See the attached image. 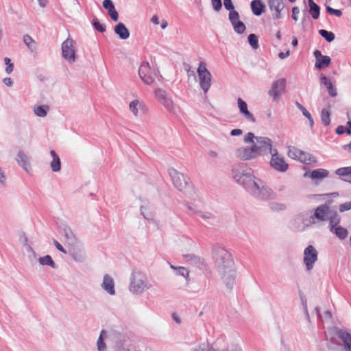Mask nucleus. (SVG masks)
Instances as JSON below:
<instances>
[{"label": "nucleus", "mask_w": 351, "mask_h": 351, "mask_svg": "<svg viewBox=\"0 0 351 351\" xmlns=\"http://www.w3.org/2000/svg\"><path fill=\"white\" fill-rule=\"evenodd\" d=\"M326 11L330 14H334L338 17L341 16L342 13H341V11L339 10H336V9H333L332 8L330 7V6H327L326 7Z\"/></svg>", "instance_id": "obj_48"}, {"label": "nucleus", "mask_w": 351, "mask_h": 351, "mask_svg": "<svg viewBox=\"0 0 351 351\" xmlns=\"http://www.w3.org/2000/svg\"><path fill=\"white\" fill-rule=\"evenodd\" d=\"M265 5L261 0H253L251 2V9L253 14L256 16H260L265 12Z\"/></svg>", "instance_id": "obj_21"}, {"label": "nucleus", "mask_w": 351, "mask_h": 351, "mask_svg": "<svg viewBox=\"0 0 351 351\" xmlns=\"http://www.w3.org/2000/svg\"><path fill=\"white\" fill-rule=\"evenodd\" d=\"M232 136H237L242 134V130L241 129H234L230 132Z\"/></svg>", "instance_id": "obj_54"}, {"label": "nucleus", "mask_w": 351, "mask_h": 351, "mask_svg": "<svg viewBox=\"0 0 351 351\" xmlns=\"http://www.w3.org/2000/svg\"><path fill=\"white\" fill-rule=\"evenodd\" d=\"M39 262L43 265H50L53 267L54 266V262L52 259V258L49 255L45 256L43 257H40L39 258Z\"/></svg>", "instance_id": "obj_35"}, {"label": "nucleus", "mask_w": 351, "mask_h": 351, "mask_svg": "<svg viewBox=\"0 0 351 351\" xmlns=\"http://www.w3.org/2000/svg\"><path fill=\"white\" fill-rule=\"evenodd\" d=\"M149 288L147 284L146 277L143 274H136L133 276L130 284V291L135 293H140Z\"/></svg>", "instance_id": "obj_8"}, {"label": "nucleus", "mask_w": 351, "mask_h": 351, "mask_svg": "<svg viewBox=\"0 0 351 351\" xmlns=\"http://www.w3.org/2000/svg\"><path fill=\"white\" fill-rule=\"evenodd\" d=\"M4 61L7 66L5 71L8 73H10L14 69V64L11 63V60L9 58H5Z\"/></svg>", "instance_id": "obj_44"}, {"label": "nucleus", "mask_w": 351, "mask_h": 351, "mask_svg": "<svg viewBox=\"0 0 351 351\" xmlns=\"http://www.w3.org/2000/svg\"><path fill=\"white\" fill-rule=\"evenodd\" d=\"M270 166L272 169L279 172H285L289 169V164L286 162L285 158L279 154L276 148L271 149Z\"/></svg>", "instance_id": "obj_5"}, {"label": "nucleus", "mask_w": 351, "mask_h": 351, "mask_svg": "<svg viewBox=\"0 0 351 351\" xmlns=\"http://www.w3.org/2000/svg\"><path fill=\"white\" fill-rule=\"evenodd\" d=\"M248 42L252 48L256 49L258 47V40L257 36L251 34L248 36Z\"/></svg>", "instance_id": "obj_38"}, {"label": "nucleus", "mask_w": 351, "mask_h": 351, "mask_svg": "<svg viewBox=\"0 0 351 351\" xmlns=\"http://www.w3.org/2000/svg\"><path fill=\"white\" fill-rule=\"evenodd\" d=\"M95 28L100 32H104L106 31V25L101 23L97 20H95L93 22Z\"/></svg>", "instance_id": "obj_43"}, {"label": "nucleus", "mask_w": 351, "mask_h": 351, "mask_svg": "<svg viewBox=\"0 0 351 351\" xmlns=\"http://www.w3.org/2000/svg\"><path fill=\"white\" fill-rule=\"evenodd\" d=\"M152 23H153L154 25H158L159 24V18L157 15H154L151 19Z\"/></svg>", "instance_id": "obj_57"}, {"label": "nucleus", "mask_w": 351, "mask_h": 351, "mask_svg": "<svg viewBox=\"0 0 351 351\" xmlns=\"http://www.w3.org/2000/svg\"><path fill=\"white\" fill-rule=\"evenodd\" d=\"M236 156L242 160H248L258 157L252 145L250 147H241L236 151Z\"/></svg>", "instance_id": "obj_13"}, {"label": "nucleus", "mask_w": 351, "mask_h": 351, "mask_svg": "<svg viewBox=\"0 0 351 351\" xmlns=\"http://www.w3.org/2000/svg\"><path fill=\"white\" fill-rule=\"evenodd\" d=\"M167 22L165 20H163L161 23V27L162 29H165L167 27Z\"/></svg>", "instance_id": "obj_59"}, {"label": "nucleus", "mask_w": 351, "mask_h": 351, "mask_svg": "<svg viewBox=\"0 0 351 351\" xmlns=\"http://www.w3.org/2000/svg\"><path fill=\"white\" fill-rule=\"evenodd\" d=\"M225 255H226L225 257H223L222 260L225 259L226 261L222 262V265L221 266L223 267L232 266L233 263H232V260L230 258V255H228L226 253Z\"/></svg>", "instance_id": "obj_46"}, {"label": "nucleus", "mask_w": 351, "mask_h": 351, "mask_svg": "<svg viewBox=\"0 0 351 351\" xmlns=\"http://www.w3.org/2000/svg\"><path fill=\"white\" fill-rule=\"evenodd\" d=\"M269 5L271 11H274L273 18L278 19L281 18V11L284 8L282 0H269Z\"/></svg>", "instance_id": "obj_15"}, {"label": "nucleus", "mask_w": 351, "mask_h": 351, "mask_svg": "<svg viewBox=\"0 0 351 351\" xmlns=\"http://www.w3.org/2000/svg\"><path fill=\"white\" fill-rule=\"evenodd\" d=\"M319 34L328 42H332L335 39V34L332 32H328L325 29H320L319 31Z\"/></svg>", "instance_id": "obj_34"}, {"label": "nucleus", "mask_w": 351, "mask_h": 351, "mask_svg": "<svg viewBox=\"0 0 351 351\" xmlns=\"http://www.w3.org/2000/svg\"><path fill=\"white\" fill-rule=\"evenodd\" d=\"M321 82L326 86L328 89L329 95L335 97L337 95V90L332 85L331 81L326 76L321 77Z\"/></svg>", "instance_id": "obj_24"}, {"label": "nucleus", "mask_w": 351, "mask_h": 351, "mask_svg": "<svg viewBox=\"0 0 351 351\" xmlns=\"http://www.w3.org/2000/svg\"><path fill=\"white\" fill-rule=\"evenodd\" d=\"M318 253L313 245H308L304 251V263L306 269L310 271L313 269L315 263L317 261Z\"/></svg>", "instance_id": "obj_9"}, {"label": "nucleus", "mask_w": 351, "mask_h": 351, "mask_svg": "<svg viewBox=\"0 0 351 351\" xmlns=\"http://www.w3.org/2000/svg\"><path fill=\"white\" fill-rule=\"evenodd\" d=\"M237 177L235 176L237 182L252 193L256 194L260 191L259 182H261V180H256L255 177L251 173H243L239 176L238 178Z\"/></svg>", "instance_id": "obj_4"}, {"label": "nucleus", "mask_w": 351, "mask_h": 351, "mask_svg": "<svg viewBox=\"0 0 351 351\" xmlns=\"http://www.w3.org/2000/svg\"><path fill=\"white\" fill-rule=\"evenodd\" d=\"M286 86L285 79H280L273 82L269 95L272 97L274 100L277 99L284 92Z\"/></svg>", "instance_id": "obj_12"}, {"label": "nucleus", "mask_w": 351, "mask_h": 351, "mask_svg": "<svg viewBox=\"0 0 351 351\" xmlns=\"http://www.w3.org/2000/svg\"><path fill=\"white\" fill-rule=\"evenodd\" d=\"M62 54L69 62L75 61V43L71 38H67L62 44Z\"/></svg>", "instance_id": "obj_10"}, {"label": "nucleus", "mask_w": 351, "mask_h": 351, "mask_svg": "<svg viewBox=\"0 0 351 351\" xmlns=\"http://www.w3.org/2000/svg\"><path fill=\"white\" fill-rule=\"evenodd\" d=\"M287 149V155L292 159L306 164L316 162L315 157L308 152H304L295 146H289Z\"/></svg>", "instance_id": "obj_3"}, {"label": "nucleus", "mask_w": 351, "mask_h": 351, "mask_svg": "<svg viewBox=\"0 0 351 351\" xmlns=\"http://www.w3.org/2000/svg\"><path fill=\"white\" fill-rule=\"evenodd\" d=\"M329 172L324 169H317L313 170L310 173V177L313 180H320L328 177Z\"/></svg>", "instance_id": "obj_23"}, {"label": "nucleus", "mask_w": 351, "mask_h": 351, "mask_svg": "<svg viewBox=\"0 0 351 351\" xmlns=\"http://www.w3.org/2000/svg\"><path fill=\"white\" fill-rule=\"evenodd\" d=\"M155 95L160 102L166 106L167 108L170 110L173 108V102L166 97V93L165 90L158 88L155 90Z\"/></svg>", "instance_id": "obj_17"}, {"label": "nucleus", "mask_w": 351, "mask_h": 351, "mask_svg": "<svg viewBox=\"0 0 351 351\" xmlns=\"http://www.w3.org/2000/svg\"><path fill=\"white\" fill-rule=\"evenodd\" d=\"M213 9L215 11H219L221 8L222 3L221 0H211Z\"/></svg>", "instance_id": "obj_49"}, {"label": "nucleus", "mask_w": 351, "mask_h": 351, "mask_svg": "<svg viewBox=\"0 0 351 351\" xmlns=\"http://www.w3.org/2000/svg\"><path fill=\"white\" fill-rule=\"evenodd\" d=\"M339 337L343 343L345 349L348 351L351 349V335L346 332H340Z\"/></svg>", "instance_id": "obj_27"}, {"label": "nucleus", "mask_w": 351, "mask_h": 351, "mask_svg": "<svg viewBox=\"0 0 351 351\" xmlns=\"http://www.w3.org/2000/svg\"><path fill=\"white\" fill-rule=\"evenodd\" d=\"M105 335H106V331L101 330L100 335L99 337V339L97 340V347H98L99 351H104L106 346L103 341V339H104V337Z\"/></svg>", "instance_id": "obj_39"}, {"label": "nucleus", "mask_w": 351, "mask_h": 351, "mask_svg": "<svg viewBox=\"0 0 351 351\" xmlns=\"http://www.w3.org/2000/svg\"><path fill=\"white\" fill-rule=\"evenodd\" d=\"M5 180V177L4 176V173L2 169L0 168V182L4 183Z\"/></svg>", "instance_id": "obj_58"}, {"label": "nucleus", "mask_w": 351, "mask_h": 351, "mask_svg": "<svg viewBox=\"0 0 351 351\" xmlns=\"http://www.w3.org/2000/svg\"><path fill=\"white\" fill-rule=\"evenodd\" d=\"M49 110V106H36L34 108V113L41 117H44L47 115V111Z\"/></svg>", "instance_id": "obj_30"}, {"label": "nucleus", "mask_w": 351, "mask_h": 351, "mask_svg": "<svg viewBox=\"0 0 351 351\" xmlns=\"http://www.w3.org/2000/svg\"><path fill=\"white\" fill-rule=\"evenodd\" d=\"M53 243L56 246V247L60 250V252H63V253H66V251L64 250V247L56 240L53 241Z\"/></svg>", "instance_id": "obj_53"}, {"label": "nucleus", "mask_w": 351, "mask_h": 351, "mask_svg": "<svg viewBox=\"0 0 351 351\" xmlns=\"http://www.w3.org/2000/svg\"><path fill=\"white\" fill-rule=\"evenodd\" d=\"M232 26L234 27V31L238 34H242L245 30V25L241 21H239L235 23L232 24Z\"/></svg>", "instance_id": "obj_37"}, {"label": "nucleus", "mask_w": 351, "mask_h": 351, "mask_svg": "<svg viewBox=\"0 0 351 351\" xmlns=\"http://www.w3.org/2000/svg\"><path fill=\"white\" fill-rule=\"evenodd\" d=\"M335 173L339 176H348L351 179V166L339 168Z\"/></svg>", "instance_id": "obj_32"}, {"label": "nucleus", "mask_w": 351, "mask_h": 351, "mask_svg": "<svg viewBox=\"0 0 351 351\" xmlns=\"http://www.w3.org/2000/svg\"><path fill=\"white\" fill-rule=\"evenodd\" d=\"M276 37H277V38H278V39H279V40L281 38V34H280V31H278V32H277V34H276Z\"/></svg>", "instance_id": "obj_63"}, {"label": "nucleus", "mask_w": 351, "mask_h": 351, "mask_svg": "<svg viewBox=\"0 0 351 351\" xmlns=\"http://www.w3.org/2000/svg\"><path fill=\"white\" fill-rule=\"evenodd\" d=\"M138 75L143 82L148 85L152 84L156 77L154 69H152L147 62H143L141 64Z\"/></svg>", "instance_id": "obj_7"}, {"label": "nucleus", "mask_w": 351, "mask_h": 351, "mask_svg": "<svg viewBox=\"0 0 351 351\" xmlns=\"http://www.w3.org/2000/svg\"><path fill=\"white\" fill-rule=\"evenodd\" d=\"M336 132L338 134H342L345 132H346L348 134H350L351 130L350 128H347L343 125H339L336 129Z\"/></svg>", "instance_id": "obj_45"}, {"label": "nucleus", "mask_w": 351, "mask_h": 351, "mask_svg": "<svg viewBox=\"0 0 351 351\" xmlns=\"http://www.w3.org/2000/svg\"><path fill=\"white\" fill-rule=\"evenodd\" d=\"M308 5L310 7L309 12L314 19H317L319 16L320 8L317 5L313 0H308Z\"/></svg>", "instance_id": "obj_26"}, {"label": "nucleus", "mask_w": 351, "mask_h": 351, "mask_svg": "<svg viewBox=\"0 0 351 351\" xmlns=\"http://www.w3.org/2000/svg\"><path fill=\"white\" fill-rule=\"evenodd\" d=\"M129 107L133 114L134 116H137L138 113V108H143L144 107V104L138 99H134L130 102Z\"/></svg>", "instance_id": "obj_28"}, {"label": "nucleus", "mask_w": 351, "mask_h": 351, "mask_svg": "<svg viewBox=\"0 0 351 351\" xmlns=\"http://www.w3.org/2000/svg\"><path fill=\"white\" fill-rule=\"evenodd\" d=\"M298 44V39L294 37L292 40V45L294 46V47H296Z\"/></svg>", "instance_id": "obj_60"}, {"label": "nucleus", "mask_w": 351, "mask_h": 351, "mask_svg": "<svg viewBox=\"0 0 351 351\" xmlns=\"http://www.w3.org/2000/svg\"><path fill=\"white\" fill-rule=\"evenodd\" d=\"M286 206L285 204L279 203H272L271 204V208L274 211L282 210L285 209Z\"/></svg>", "instance_id": "obj_47"}, {"label": "nucleus", "mask_w": 351, "mask_h": 351, "mask_svg": "<svg viewBox=\"0 0 351 351\" xmlns=\"http://www.w3.org/2000/svg\"><path fill=\"white\" fill-rule=\"evenodd\" d=\"M171 176L174 186L180 191H186L189 186V178L178 171H174Z\"/></svg>", "instance_id": "obj_11"}, {"label": "nucleus", "mask_w": 351, "mask_h": 351, "mask_svg": "<svg viewBox=\"0 0 351 351\" xmlns=\"http://www.w3.org/2000/svg\"><path fill=\"white\" fill-rule=\"evenodd\" d=\"M194 211H195V213L198 215L203 219H212L213 217V214L209 212H203L201 210H197L195 209L194 210Z\"/></svg>", "instance_id": "obj_41"}, {"label": "nucleus", "mask_w": 351, "mask_h": 351, "mask_svg": "<svg viewBox=\"0 0 351 351\" xmlns=\"http://www.w3.org/2000/svg\"><path fill=\"white\" fill-rule=\"evenodd\" d=\"M290 54V51L288 50L286 53H284V52H280L279 54H278V56L280 59H285L287 57H288Z\"/></svg>", "instance_id": "obj_56"}, {"label": "nucleus", "mask_w": 351, "mask_h": 351, "mask_svg": "<svg viewBox=\"0 0 351 351\" xmlns=\"http://www.w3.org/2000/svg\"><path fill=\"white\" fill-rule=\"evenodd\" d=\"M326 220H329L330 231H333L335 226L339 223L340 217L336 211L332 210L328 205L323 204L315 209L313 215L310 217L306 225H312Z\"/></svg>", "instance_id": "obj_1"}, {"label": "nucleus", "mask_w": 351, "mask_h": 351, "mask_svg": "<svg viewBox=\"0 0 351 351\" xmlns=\"http://www.w3.org/2000/svg\"><path fill=\"white\" fill-rule=\"evenodd\" d=\"M173 318L177 323L180 322V320L178 319L176 313H173Z\"/></svg>", "instance_id": "obj_61"}, {"label": "nucleus", "mask_w": 351, "mask_h": 351, "mask_svg": "<svg viewBox=\"0 0 351 351\" xmlns=\"http://www.w3.org/2000/svg\"><path fill=\"white\" fill-rule=\"evenodd\" d=\"M332 232L335 233L336 236L340 239H344L348 234V232L346 228L338 226L337 225L335 226L333 231Z\"/></svg>", "instance_id": "obj_29"}, {"label": "nucleus", "mask_w": 351, "mask_h": 351, "mask_svg": "<svg viewBox=\"0 0 351 351\" xmlns=\"http://www.w3.org/2000/svg\"><path fill=\"white\" fill-rule=\"evenodd\" d=\"M330 112L328 110H326V109H323L322 110V114H321V119H322V122L324 125H328L330 123Z\"/></svg>", "instance_id": "obj_33"}, {"label": "nucleus", "mask_w": 351, "mask_h": 351, "mask_svg": "<svg viewBox=\"0 0 351 351\" xmlns=\"http://www.w3.org/2000/svg\"><path fill=\"white\" fill-rule=\"evenodd\" d=\"M171 268L174 269V270H176L177 271V274L178 275H180L186 278H187L189 277V271L188 270L186 269V268L184 267H175L173 265H171Z\"/></svg>", "instance_id": "obj_36"}, {"label": "nucleus", "mask_w": 351, "mask_h": 351, "mask_svg": "<svg viewBox=\"0 0 351 351\" xmlns=\"http://www.w3.org/2000/svg\"><path fill=\"white\" fill-rule=\"evenodd\" d=\"M237 104L240 112L243 114L245 118L247 120L254 123L256 121V119L254 115L248 110L247 104L241 98L238 99Z\"/></svg>", "instance_id": "obj_16"}, {"label": "nucleus", "mask_w": 351, "mask_h": 351, "mask_svg": "<svg viewBox=\"0 0 351 351\" xmlns=\"http://www.w3.org/2000/svg\"><path fill=\"white\" fill-rule=\"evenodd\" d=\"M18 164L23 167L26 171H29L31 169V165L27 156L23 152H19L17 154L16 158Z\"/></svg>", "instance_id": "obj_20"}, {"label": "nucleus", "mask_w": 351, "mask_h": 351, "mask_svg": "<svg viewBox=\"0 0 351 351\" xmlns=\"http://www.w3.org/2000/svg\"><path fill=\"white\" fill-rule=\"evenodd\" d=\"M4 84L8 86H11L12 85V80L10 77H5L3 79Z\"/></svg>", "instance_id": "obj_55"}, {"label": "nucleus", "mask_w": 351, "mask_h": 351, "mask_svg": "<svg viewBox=\"0 0 351 351\" xmlns=\"http://www.w3.org/2000/svg\"><path fill=\"white\" fill-rule=\"evenodd\" d=\"M102 288L106 290L109 294L114 295V282L110 276L105 275L104 277L103 282H102Z\"/></svg>", "instance_id": "obj_19"}, {"label": "nucleus", "mask_w": 351, "mask_h": 351, "mask_svg": "<svg viewBox=\"0 0 351 351\" xmlns=\"http://www.w3.org/2000/svg\"><path fill=\"white\" fill-rule=\"evenodd\" d=\"M351 209V202H347L339 206L340 212H344Z\"/></svg>", "instance_id": "obj_50"}, {"label": "nucleus", "mask_w": 351, "mask_h": 351, "mask_svg": "<svg viewBox=\"0 0 351 351\" xmlns=\"http://www.w3.org/2000/svg\"><path fill=\"white\" fill-rule=\"evenodd\" d=\"M296 104L298 108L302 112L304 116H305L309 120L311 125H313V120L309 112L307 111L300 103L297 102Z\"/></svg>", "instance_id": "obj_40"}, {"label": "nucleus", "mask_w": 351, "mask_h": 351, "mask_svg": "<svg viewBox=\"0 0 351 351\" xmlns=\"http://www.w3.org/2000/svg\"><path fill=\"white\" fill-rule=\"evenodd\" d=\"M344 149H348L349 151L351 152V143L348 145H345Z\"/></svg>", "instance_id": "obj_62"}, {"label": "nucleus", "mask_w": 351, "mask_h": 351, "mask_svg": "<svg viewBox=\"0 0 351 351\" xmlns=\"http://www.w3.org/2000/svg\"><path fill=\"white\" fill-rule=\"evenodd\" d=\"M197 74L201 88L207 93L211 86V74L208 71L204 62H200L197 69Z\"/></svg>", "instance_id": "obj_6"}, {"label": "nucleus", "mask_w": 351, "mask_h": 351, "mask_svg": "<svg viewBox=\"0 0 351 351\" xmlns=\"http://www.w3.org/2000/svg\"><path fill=\"white\" fill-rule=\"evenodd\" d=\"M229 19H230L232 25L235 23L237 21H239V13L235 10L230 11L229 13Z\"/></svg>", "instance_id": "obj_42"}, {"label": "nucleus", "mask_w": 351, "mask_h": 351, "mask_svg": "<svg viewBox=\"0 0 351 351\" xmlns=\"http://www.w3.org/2000/svg\"><path fill=\"white\" fill-rule=\"evenodd\" d=\"M313 53L316 60L315 67L318 69H323L330 64V58L328 56H323L319 50H315Z\"/></svg>", "instance_id": "obj_14"}, {"label": "nucleus", "mask_w": 351, "mask_h": 351, "mask_svg": "<svg viewBox=\"0 0 351 351\" xmlns=\"http://www.w3.org/2000/svg\"><path fill=\"white\" fill-rule=\"evenodd\" d=\"M300 14V9L298 7H293L292 9V19L297 21L298 19V14Z\"/></svg>", "instance_id": "obj_51"}, {"label": "nucleus", "mask_w": 351, "mask_h": 351, "mask_svg": "<svg viewBox=\"0 0 351 351\" xmlns=\"http://www.w3.org/2000/svg\"><path fill=\"white\" fill-rule=\"evenodd\" d=\"M103 6L108 12V14L114 21H117L119 19V14L116 10L114 5L111 0H104L103 1Z\"/></svg>", "instance_id": "obj_18"}, {"label": "nucleus", "mask_w": 351, "mask_h": 351, "mask_svg": "<svg viewBox=\"0 0 351 351\" xmlns=\"http://www.w3.org/2000/svg\"><path fill=\"white\" fill-rule=\"evenodd\" d=\"M245 143H252L254 149H255L258 156L263 155L268 151L271 153V149L273 148V141L265 136L255 137L252 132H248L244 138Z\"/></svg>", "instance_id": "obj_2"}, {"label": "nucleus", "mask_w": 351, "mask_h": 351, "mask_svg": "<svg viewBox=\"0 0 351 351\" xmlns=\"http://www.w3.org/2000/svg\"><path fill=\"white\" fill-rule=\"evenodd\" d=\"M23 41L31 51L36 50V43L29 35L27 34L23 36Z\"/></svg>", "instance_id": "obj_31"}, {"label": "nucleus", "mask_w": 351, "mask_h": 351, "mask_svg": "<svg viewBox=\"0 0 351 351\" xmlns=\"http://www.w3.org/2000/svg\"><path fill=\"white\" fill-rule=\"evenodd\" d=\"M290 2L293 3V2H295V0H289Z\"/></svg>", "instance_id": "obj_64"}, {"label": "nucleus", "mask_w": 351, "mask_h": 351, "mask_svg": "<svg viewBox=\"0 0 351 351\" xmlns=\"http://www.w3.org/2000/svg\"><path fill=\"white\" fill-rule=\"evenodd\" d=\"M50 154L53 158V160L50 164V167L53 171L58 172L60 170L61 168L60 159L53 150H51Z\"/></svg>", "instance_id": "obj_25"}, {"label": "nucleus", "mask_w": 351, "mask_h": 351, "mask_svg": "<svg viewBox=\"0 0 351 351\" xmlns=\"http://www.w3.org/2000/svg\"><path fill=\"white\" fill-rule=\"evenodd\" d=\"M224 6L225 8L228 10H230V11H232L234 10V5L232 2V0H224Z\"/></svg>", "instance_id": "obj_52"}, {"label": "nucleus", "mask_w": 351, "mask_h": 351, "mask_svg": "<svg viewBox=\"0 0 351 351\" xmlns=\"http://www.w3.org/2000/svg\"><path fill=\"white\" fill-rule=\"evenodd\" d=\"M115 33L119 35L120 38L125 40L129 38L130 32L125 25L122 23H118L114 27Z\"/></svg>", "instance_id": "obj_22"}]
</instances>
